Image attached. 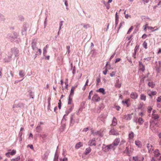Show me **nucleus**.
Wrapping results in <instances>:
<instances>
[{
    "mask_svg": "<svg viewBox=\"0 0 161 161\" xmlns=\"http://www.w3.org/2000/svg\"><path fill=\"white\" fill-rule=\"evenodd\" d=\"M11 52L13 54H14L15 56H17L19 55V50L16 48L14 47L12 48Z\"/></svg>",
    "mask_w": 161,
    "mask_h": 161,
    "instance_id": "nucleus-6",
    "label": "nucleus"
},
{
    "mask_svg": "<svg viewBox=\"0 0 161 161\" xmlns=\"http://www.w3.org/2000/svg\"><path fill=\"white\" fill-rule=\"evenodd\" d=\"M115 86L116 87L118 88H120L121 86V84L119 83V80L118 79L116 81V83H115Z\"/></svg>",
    "mask_w": 161,
    "mask_h": 161,
    "instance_id": "nucleus-27",
    "label": "nucleus"
},
{
    "mask_svg": "<svg viewBox=\"0 0 161 161\" xmlns=\"http://www.w3.org/2000/svg\"><path fill=\"white\" fill-rule=\"evenodd\" d=\"M157 92L155 91H153L151 92V95H156Z\"/></svg>",
    "mask_w": 161,
    "mask_h": 161,
    "instance_id": "nucleus-57",
    "label": "nucleus"
},
{
    "mask_svg": "<svg viewBox=\"0 0 161 161\" xmlns=\"http://www.w3.org/2000/svg\"><path fill=\"white\" fill-rule=\"evenodd\" d=\"M117 120L115 117H114L112 125L114 126H115L117 124Z\"/></svg>",
    "mask_w": 161,
    "mask_h": 161,
    "instance_id": "nucleus-22",
    "label": "nucleus"
},
{
    "mask_svg": "<svg viewBox=\"0 0 161 161\" xmlns=\"http://www.w3.org/2000/svg\"><path fill=\"white\" fill-rule=\"evenodd\" d=\"M28 147H29L31 149H33V145H29L28 146Z\"/></svg>",
    "mask_w": 161,
    "mask_h": 161,
    "instance_id": "nucleus-60",
    "label": "nucleus"
},
{
    "mask_svg": "<svg viewBox=\"0 0 161 161\" xmlns=\"http://www.w3.org/2000/svg\"><path fill=\"white\" fill-rule=\"evenodd\" d=\"M83 146V144H82V143L81 142H79L78 143H77L76 144V145H75V148L76 149H78L80 147L82 146Z\"/></svg>",
    "mask_w": 161,
    "mask_h": 161,
    "instance_id": "nucleus-25",
    "label": "nucleus"
},
{
    "mask_svg": "<svg viewBox=\"0 0 161 161\" xmlns=\"http://www.w3.org/2000/svg\"><path fill=\"white\" fill-rule=\"evenodd\" d=\"M42 53V50L40 49H38V50L36 52V56L37 55H40Z\"/></svg>",
    "mask_w": 161,
    "mask_h": 161,
    "instance_id": "nucleus-33",
    "label": "nucleus"
},
{
    "mask_svg": "<svg viewBox=\"0 0 161 161\" xmlns=\"http://www.w3.org/2000/svg\"><path fill=\"white\" fill-rule=\"evenodd\" d=\"M47 49H46V48H43V54L44 56H45V55H46V54L47 53Z\"/></svg>",
    "mask_w": 161,
    "mask_h": 161,
    "instance_id": "nucleus-45",
    "label": "nucleus"
},
{
    "mask_svg": "<svg viewBox=\"0 0 161 161\" xmlns=\"http://www.w3.org/2000/svg\"><path fill=\"white\" fill-rule=\"evenodd\" d=\"M152 108L151 107H150V106L148 108V112L149 113H151V111L152 110Z\"/></svg>",
    "mask_w": 161,
    "mask_h": 161,
    "instance_id": "nucleus-48",
    "label": "nucleus"
},
{
    "mask_svg": "<svg viewBox=\"0 0 161 161\" xmlns=\"http://www.w3.org/2000/svg\"><path fill=\"white\" fill-rule=\"evenodd\" d=\"M148 85L149 86L153 88L154 87L155 85L153 82H150L148 83Z\"/></svg>",
    "mask_w": 161,
    "mask_h": 161,
    "instance_id": "nucleus-32",
    "label": "nucleus"
},
{
    "mask_svg": "<svg viewBox=\"0 0 161 161\" xmlns=\"http://www.w3.org/2000/svg\"><path fill=\"white\" fill-rule=\"evenodd\" d=\"M45 59H47V60H49L50 58V56H45Z\"/></svg>",
    "mask_w": 161,
    "mask_h": 161,
    "instance_id": "nucleus-61",
    "label": "nucleus"
},
{
    "mask_svg": "<svg viewBox=\"0 0 161 161\" xmlns=\"http://www.w3.org/2000/svg\"><path fill=\"white\" fill-rule=\"evenodd\" d=\"M36 129L37 131H40L42 130V129L40 125L37 126Z\"/></svg>",
    "mask_w": 161,
    "mask_h": 161,
    "instance_id": "nucleus-41",
    "label": "nucleus"
},
{
    "mask_svg": "<svg viewBox=\"0 0 161 161\" xmlns=\"http://www.w3.org/2000/svg\"><path fill=\"white\" fill-rule=\"evenodd\" d=\"M116 74L115 71H112L110 74V75L111 77H113L115 76Z\"/></svg>",
    "mask_w": 161,
    "mask_h": 161,
    "instance_id": "nucleus-40",
    "label": "nucleus"
},
{
    "mask_svg": "<svg viewBox=\"0 0 161 161\" xmlns=\"http://www.w3.org/2000/svg\"><path fill=\"white\" fill-rule=\"evenodd\" d=\"M69 106H68V108L69 109H70L71 110H72L73 107H74V104H71L70 105H68Z\"/></svg>",
    "mask_w": 161,
    "mask_h": 161,
    "instance_id": "nucleus-44",
    "label": "nucleus"
},
{
    "mask_svg": "<svg viewBox=\"0 0 161 161\" xmlns=\"http://www.w3.org/2000/svg\"><path fill=\"white\" fill-rule=\"evenodd\" d=\"M29 138H30V139L31 138L32 139H33V135L31 133L30 134Z\"/></svg>",
    "mask_w": 161,
    "mask_h": 161,
    "instance_id": "nucleus-58",
    "label": "nucleus"
},
{
    "mask_svg": "<svg viewBox=\"0 0 161 161\" xmlns=\"http://www.w3.org/2000/svg\"><path fill=\"white\" fill-rule=\"evenodd\" d=\"M20 159V156H18L15 158H12L11 159V161H18Z\"/></svg>",
    "mask_w": 161,
    "mask_h": 161,
    "instance_id": "nucleus-31",
    "label": "nucleus"
},
{
    "mask_svg": "<svg viewBox=\"0 0 161 161\" xmlns=\"http://www.w3.org/2000/svg\"><path fill=\"white\" fill-rule=\"evenodd\" d=\"M100 100V97L97 94H95L92 97V100L94 102H97L99 101Z\"/></svg>",
    "mask_w": 161,
    "mask_h": 161,
    "instance_id": "nucleus-8",
    "label": "nucleus"
},
{
    "mask_svg": "<svg viewBox=\"0 0 161 161\" xmlns=\"http://www.w3.org/2000/svg\"><path fill=\"white\" fill-rule=\"evenodd\" d=\"M110 149H113L110 144L108 145L103 144L102 147V150L104 152H108Z\"/></svg>",
    "mask_w": 161,
    "mask_h": 161,
    "instance_id": "nucleus-4",
    "label": "nucleus"
},
{
    "mask_svg": "<svg viewBox=\"0 0 161 161\" xmlns=\"http://www.w3.org/2000/svg\"><path fill=\"white\" fill-rule=\"evenodd\" d=\"M120 140L119 138H116L114 139L113 142L110 144L111 147L113 148V149L114 150L116 147L118 146L119 142Z\"/></svg>",
    "mask_w": 161,
    "mask_h": 161,
    "instance_id": "nucleus-2",
    "label": "nucleus"
},
{
    "mask_svg": "<svg viewBox=\"0 0 161 161\" xmlns=\"http://www.w3.org/2000/svg\"><path fill=\"white\" fill-rule=\"evenodd\" d=\"M130 101V99H126L125 100L123 101L122 102L123 104H127V107H128L129 105L128 104V102Z\"/></svg>",
    "mask_w": 161,
    "mask_h": 161,
    "instance_id": "nucleus-30",
    "label": "nucleus"
},
{
    "mask_svg": "<svg viewBox=\"0 0 161 161\" xmlns=\"http://www.w3.org/2000/svg\"><path fill=\"white\" fill-rule=\"evenodd\" d=\"M96 92H100L102 93L103 95L105 94L104 90L103 88H100L98 90H96Z\"/></svg>",
    "mask_w": 161,
    "mask_h": 161,
    "instance_id": "nucleus-19",
    "label": "nucleus"
},
{
    "mask_svg": "<svg viewBox=\"0 0 161 161\" xmlns=\"http://www.w3.org/2000/svg\"><path fill=\"white\" fill-rule=\"evenodd\" d=\"M156 28L155 27H150V26H148L147 27V28L148 29H150V30H152L153 29H154V28Z\"/></svg>",
    "mask_w": 161,
    "mask_h": 161,
    "instance_id": "nucleus-59",
    "label": "nucleus"
},
{
    "mask_svg": "<svg viewBox=\"0 0 161 161\" xmlns=\"http://www.w3.org/2000/svg\"><path fill=\"white\" fill-rule=\"evenodd\" d=\"M91 132L92 134L93 135H98L97 131H95L94 130H92Z\"/></svg>",
    "mask_w": 161,
    "mask_h": 161,
    "instance_id": "nucleus-39",
    "label": "nucleus"
},
{
    "mask_svg": "<svg viewBox=\"0 0 161 161\" xmlns=\"http://www.w3.org/2000/svg\"><path fill=\"white\" fill-rule=\"evenodd\" d=\"M72 110L68 108H67V110L66 111V114H68Z\"/></svg>",
    "mask_w": 161,
    "mask_h": 161,
    "instance_id": "nucleus-47",
    "label": "nucleus"
},
{
    "mask_svg": "<svg viewBox=\"0 0 161 161\" xmlns=\"http://www.w3.org/2000/svg\"><path fill=\"white\" fill-rule=\"evenodd\" d=\"M135 144L138 147L140 148L142 147L141 142L139 140H136L135 141Z\"/></svg>",
    "mask_w": 161,
    "mask_h": 161,
    "instance_id": "nucleus-16",
    "label": "nucleus"
},
{
    "mask_svg": "<svg viewBox=\"0 0 161 161\" xmlns=\"http://www.w3.org/2000/svg\"><path fill=\"white\" fill-rule=\"evenodd\" d=\"M92 149L90 147H88L87 148H86L85 151V154L86 155L88 154V153H89L91 151Z\"/></svg>",
    "mask_w": 161,
    "mask_h": 161,
    "instance_id": "nucleus-24",
    "label": "nucleus"
},
{
    "mask_svg": "<svg viewBox=\"0 0 161 161\" xmlns=\"http://www.w3.org/2000/svg\"><path fill=\"white\" fill-rule=\"evenodd\" d=\"M139 45L138 44H136L134 49V53L133 55V57H134V58H136L135 55L136 54V52L138 51V50H139Z\"/></svg>",
    "mask_w": 161,
    "mask_h": 161,
    "instance_id": "nucleus-13",
    "label": "nucleus"
},
{
    "mask_svg": "<svg viewBox=\"0 0 161 161\" xmlns=\"http://www.w3.org/2000/svg\"><path fill=\"white\" fill-rule=\"evenodd\" d=\"M108 71V69H107V68H106L103 71V74L105 75H106Z\"/></svg>",
    "mask_w": 161,
    "mask_h": 161,
    "instance_id": "nucleus-46",
    "label": "nucleus"
},
{
    "mask_svg": "<svg viewBox=\"0 0 161 161\" xmlns=\"http://www.w3.org/2000/svg\"><path fill=\"white\" fill-rule=\"evenodd\" d=\"M142 46L145 49L147 48V43L145 41L143 42Z\"/></svg>",
    "mask_w": 161,
    "mask_h": 161,
    "instance_id": "nucleus-35",
    "label": "nucleus"
},
{
    "mask_svg": "<svg viewBox=\"0 0 161 161\" xmlns=\"http://www.w3.org/2000/svg\"><path fill=\"white\" fill-rule=\"evenodd\" d=\"M153 153L155 157L157 158L158 160H161V154L159 153L158 149H155L153 152Z\"/></svg>",
    "mask_w": 161,
    "mask_h": 161,
    "instance_id": "nucleus-3",
    "label": "nucleus"
},
{
    "mask_svg": "<svg viewBox=\"0 0 161 161\" xmlns=\"http://www.w3.org/2000/svg\"><path fill=\"white\" fill-rule=\"evenodd\" d=\"M147 37V35L146 34H144L142 36V38L143 39H145Z\"/></svg>",
    "mask_w": 161,
    "mask_h": 161,
    "instance_id": "nucleus-56",
    "label": "nucleus"
},
{
    "mask_svg": "<svg viewBox=\"0 0 161 161\" xmlns=\"http://www.w3.org/2000/svg\"><path fill=\"white\" fill-rule=\"evenodd\" d=\"M125 17L126 19H128L129 17L131 18V16L128 15V14H126L125 15Z\"/></svg>",
    "mask_w": 161,
    "mask_h": 161,
    "instance_id": "nucleus-54",
    "label": "nucleus"
},
{
    "mask_svg": "<svg viewBox=\"0 0 161 161\" xmlns=\"http://www.w3.org/2000/svg\"><path fill=\"white\" fill-rule=\"evenodd\" d=\"M36 42L35 40H34L32 42L31 46L32 49L34 51H36L38 49L37 47H36Z\"/></svg>",
    "mask_w": 161,
    "mask_h": 161,
    "instance_id": "nucleus-9",
    "label": "nucleus"
},
{
    "mask_svg": "<svg viewBox=\"0 0 161 161\" xmlns=\"http://www.w3.org/2000/svg\"><path fill=\"white\" fill-rule=\"evenodd\" d=\"M134 136V134L133 132H131L129 134V139L130 140L132 139Z\"/></svg>",
    "mask_w": 161,
    "mask_h": 161,
    "instance_id": "nucleus-20",
    "label": "nucleus"
},
{
    "mask_svg": "<svg viewBox=\"0 0 161 161\" xmlns=\"http://www.w3.org/2000/svg\"><path fill=\"white\" fill-rule=\"evenodd\" d=\"M146 97L143 94H141L140 95V99L145 101L146 100Z\"/></svg>",
    "mask_w": 161,
    "mask_h": 161,
    "instance_id": "nucleus-28",
    "label": "nucleus"
},
{
    "mask_svg": "<svg viewBox=\"0 0 161 161\" xmlns=\"http://www.w3.org/2000/svg\"><path fill=\"white\" fill-rule=\"evenodd\" d=\"M88 144L90 146H95L96 144V141L94 138L90 140L88 142Z\"/></svg>",
    "mask_w": 161,
    "mask_h": 161,
    "instance_id": "nucleus-11",
    "label": "nucleus"
},
{
    "mask_svg": "<svg viewBox=\"0 0 161 161\" xmlns=\"http://www.w3.org/2000/svg\"><path fill=\"white\" fill-rule=\"evenodd\" d=\"M61 103L60 100H59V102L58 103V108L59 109H61Z\"/></svg>",
    "mask_w": 161,
    "mask_h": 161,
    "instance_id": "nucleus-50",
    "label": "nucleus"
},
{
    "mask_svg": "<svg viewBox=\"0 0 161 161\" xmlns=\"http://www.w3.org/2000/svg\"><path fill=\"white\" fill-rule=\"evenodd\" d=\"M139 68L142 71H143L145 70L144 66L141 62H139Z\"/></svg>",
    "mask_w": 161,
    "mask_h": 161,
    "instance_id": "nucleus-21",
    "label": "nucleus"
},
{
    "mask_svg": "<svg viewBox=\"0 0 161 161\" xmlns=\"http://www.w3.org/2000/svg\"><path fill=\"white\" fill-rule=\"evenodd\" d=\"M88 130H89V128H88L87 127V128L84 129L83 130V131L86 132Z\"/></svg>",
    "mask_w": 161,
    "mask_h": 161,
    "instance_id": "nucleus-55",
    "label": "nucleus"
},
{
    "mask_svg": "<svg viewBox=\"0 0 161 161\" xmlns=\"http://www.w3.org/2000/svg\"><path fill=\"white\" fill-rule=\"evenodd\" d=\"M125 141L124 139H122L120 142V146L123 145L125 142Z\"/></svg>",
    "mask_w": 161,
    "mask_h": 161,
    "instance_id": "nucleus-42",
    "label": "nucleus"
},
{
    "mask_svg": "<svg viewBox=\"0 0 161 161\" xmlns=\"http://www.w3.org/2000/svg\"><path fill=\"white\" fill-rule=\"evenodd\" d=\"M63 21H61L60 22V23H59V30H60V29H61V27L63 25Z\"/></svg>",
    "mask_w": 161,
    "mask_h": 161,
    "instance_id": "nucleus-49",
    "label": "nucleus"
},
{
    "mask_svg": "<svg viewBox=\"0 0 161 161\" xmlns=\"http://www.w3.org/2000/svg\"><path fill=\"white\" fill-rule=\"evenodd\" d=\"M144 122V120L142 119V117H140L138 120V123L140 125H141Z\"/></svg>",
    "mask_w": 161,
    "mask_h": 161,
    "instance_id": "nucleus-23",
    "label": "nucleus"
},
{
    "mask_svg": "<svg viewBox=\"0 0 161 161\" xmlns=\"http://www.w3.org/2000/svg\"><path fill=\"white\" fill-rule=\"evenodd\" d=\"M119 19V16L118 15L117 13L116 12L115 15V21L116 23H118Z\"/></svg>",
    "mask_w": 161,
    "mask_h": 161,
    "instance_id": "nucleus-37",
    "label": "nucleus"
},
{
    "mask_svg": "<svg viewBox=\"0 0 161 161\" xmlns=\"http://www.w3.org/2000/svg\"><path fill=\"white\" fill-rule=\"evenodd\" d=\"M101 81L100 78V77H97L96 79V85H98Z\"/></svg>",
    "mask_w": 161,
    "mask_h": 161,
    "instance_id": "nucleus-36",
    "label": "nucleus"
},
{
    "mask_svg": "<svg viewBox=\"0 0 161 161\" xmlns=\"http://www.w3.org/2000/svg\"><path fill=\"white\" fill-rule=\"evenodd\" d=\"M19 75L20 76H24L25 75L24 71L23 70H20L19 71Z\"/></svg>",
    "mask_w": 161,
    "mask_h": 161,
    "instance_id": "nucleus-34",
    "label": "nucleus"
},
{
    "mask_svg": "<svg viewBox=\"0 0 161 161\" xmlns=\"http://www.w3.org/2000/svg\"><path fill=\"white\" fill-rule=\"evenodd\" d=\"M88 82H89V80H88V79H87V80H86V82L85 84V85H84V86H86V85H87V84H88Z\"/></svg>",
    "mask_w": 161,
    "mask_h": 161,
    "instance_id": "nucleus-63",
    "label": "nucleus"
},
{
    "mask_svg": "<svg viewBox=\"0 0 161 161\" xmlns=\"http://www.w3.org/2000/svg\"><path fill=\"white\" fill-rule=\"evenodd\" d=\"M144 159V158L143 155L139 153L136 156L130 157V161H143Z\"/></svg>",
    "mask_w": 161,
    "mask_h": 161,
    "instance_id": "nucleus-1",
    "label": "nucleus"
},
{
    "mask_svg": "<svg viewBox=\"0 0 161 161\" xmlns=\"http://www.w3.org/2000/svg\"><path fill=\"white\" fill-rule=\"evenodd\" d=\"M115 53H114L110 57V59L111 60V59L112 58H113L114 56V55H115Z\"/></svg>",
    "mask_w": 161,
    "mask_h": 161,
    "instance_id": "nucleus-62",
    "label": "nucleus"
},
{
    "mask_svg": "<svg viewBox=\"0 0 161 161\" xmlns=\"http://www.w3.org/2000/svg\"><path fill=\"white\" fill-rule=\"evenodd\" d=\"M130 97L133 99H136L138 97V95L136 92H132L130 95Z\"/></svg>",
    "mask_w": 161,
    "mask_h": 161,
    "instance_id": "nucleus-12",
    "label": "nucleus"
},
{
    "mask_svg": "<svg viewBox=\"0 0 161 161\" xmlns=\"http://www.w3.org/2000/svg\"><path fill=\"white\" fill-rule=\"evenodd\" d=\"M16 153V151L15 150H13L11 152H8L6 153L5 154L8 157H10V155H15Z\"/></svg>",
    "mask_w": 161,
    "mask_h": 161,
    "instance_id": "nucleus-10",
    "label": "nucleus"
},
{
    "mask_svg": "<svg viewBox=\"0 0 161 161\" xmlns=\"http://www.w3.org/2000/svg\"><path fill=\"white\" fill-rule=\"evenodd\" d=\"M151 161H158L156 160L155 159V158L154 157H153L151 159Z\"/></svg>",
    "mask_w": 161,
    "mask_h": 161,
    "instance_id": "nucleus-64",
    "label": "nucleus"
},
{
    "mask_svg": "<svg viewBox=\"0 0 161 161\" xmlns=\"http://www.w3.org/2000/svg\"><path fill=\"white\" fill-rule=\"evenodd\" d=\"M133 114V113H132L131 114H129L128 115H125L124 116L125 118L127 120H130L132 118V115Z\"/></svg>",
    "mask_w": 161,
    "mask_h": 161,
    "instance_id": "nucleus-17",
    "label": "nucleus"
},
{
    "mask_svg": "<svg viewBox=\"0 0 161 161\" xmlns=\"http://www.w3.org/2000/svg\"><path fill=\"white\" fill-rule=\"evenodd\" d=\"M72 98L71 96H69V98L68 102V105H70L71 104H74L72 103Z\"/></svg>",
    "mask_w": 161,
    "mask_h": 161,
    "instance_id": "nucleus-26",
    "label": "nucleus"
},
{
    "mask_svg": "<svg viewBox=\"0 0 161 161\" xmlns=\"http://www.w3.org/2000/svg\"><path fill=\"white\" fill-rule=\"evenodd\" d=\"M147 147L148 149L149 153L152 154L154 150V148L152 145L149 143L147 144Z\"/></svg>",
    "mask_w": 161,
    "mask_h": 161,
    "instance_id": "nucleus-5",
    "label": "nucleus"
},
{
    "mask_svg": "<svg viewBox=\"0 0 161 161\" xmlns=\"http://www.w3.org/2000/svg\"><path fill=\"white\" fill-rule=\"evenodd\" d=\"M144 104L143 103H140L138 106V108L139 109H141L143 106Z\"/></svg>",
    "mask_w": 161,
    "mask_h": 161,
    "instance_id": "nucleus-38",
    "label": "nucleus"
},
{
    "mask_svg": "<svg viewBox=\"0 0 161 161\" xmlns=\"http://www.w3.org/2000/svg\"><path fill=\"white\" fill-rule=\"evenodd\" d=\"M104 130L101 129L99 131H97V132L98 133V135L100 137H102L104 135Z\"/></svg>",
    "mask_w": 161,
    "mask_h": 161,
    "instance_id": "nucleus-14",
    "label": "nucleus"
},
{
    "mask_svg": "<svg viewBox=\"0 0 161 161\" xmlns=\"http://www.w3.org/2000/svg\"><path fill=\"white\" fill-rule=\"evenodd\" d=\"M67 160L68 159L67 158H64L63 159L61 158L60 161H67Z\"/></svg>",
    "mask_w": 161,
    "mask_h": 161,
    "instance_id": "nucleus-52",
    "label": "nucleus"
},
{
    "mask_svg": "<svg viewBox=\"0 0 161 161\" xmlns=\"http://www.w3.org/2000/svg\"><path fill=\"white\" fill-rule=\"evenodd\" d=\"M109 134L110 135H114L118 136L119 135L118 131L115 130L114 129H112L109 132Z\"/></svg>",
    "mask_w": 161,
    "mask_h": 161,
    "instance_id": "nucleus-7",
    "label": "nucleus"
},
{
    "mask_svg": "<svg viewBox=\"0 0 161 161\" xmlns=\"http://www.w3.org/2000/svg\"><path fill=\"white\" fill-rule=\"evenodd\" d=\"M152 117L155 119H157L159 118V116L157 114H153Z\"/></svg>",
    "mask_w": 161,
    "mask_h": 161,
    "instance_id": "nucleus-29",
    "label": "nucleus"
},
{
    "mask_svg": "<svg viewBox=\"0 0 161 161\" xmlns=\"http://www.w3.org/2000/svg\"><path fill=\"white\" fill-rule=\"evenodd\" d=\"M133 29V26H131L130 28L129 29V30L128 31V32H127V34H130L131 32V31Z\"/></svg>",
    "mask_w": 161,
    "mask_h": 161,
    "instance_id": "nucleus-43",
    "label": "nucleus"
},
{
    "mask_svg": "<svg viewBox=\"0 0 161 161\" xmlns=\"http://www.w3.org/2000/svg\"><path fill=\"white\" fill-rule=\"evenodd\" d=\"M157 101L158 102H161V96L158 98L157 99Z\"/></svg>",
    "mask_w": 161,
    "mask_h": 161,
    "instance_id": "nucleus-53",
    "label": "nucleus"
},
{
    "mask_svg": "<svg viewBox=\"0 0 161 161\" xmlns=\"http://www.w3.org/2000/svg\"><path fill=\"white\" fill-rule=\"evenodd\" d=\"M158 67L157 66L156 70L158 72H159L161 70V61H158Z\"/></svg>",
    "mask_w": 161,
    "mask_h": 161,
    "instance_id": "nucleus-15",
    "label": "nucleus"
},
{
    "mask_svg": "<svg viewBox=\"0 0 161 161\" xmlns=\"http://www.w3.org/2000/svg\"><path fill=\"white\" fill-rule=\"evenodd\" d=\"M76 87V86L72 87L71 88V90L70 91V94L69 96L72 97L73 95L74 94V92L75 90Z\"/></svg>",
    "mask_w": 161,
    "mask_h": 161,
    "instance_id": "nucleus-18",
    "label": "nucleus"
},
{
    "mask_svg": "<svg viewBox=\"0 0 161 161\" xmlns=\"http://www.w3.org/2000/svg\"><path fill=\"white\" fill-rule=\"evenodd\" d=\"M121 60V58H117L115 60V63H116L117 62H118L120 61Z\"/></svg>",
    "mask_w": 161,
    "mask_h": 161,
    "instance_id": "nucleus-51",
    "label": "nucleus"
}]
</instances>
